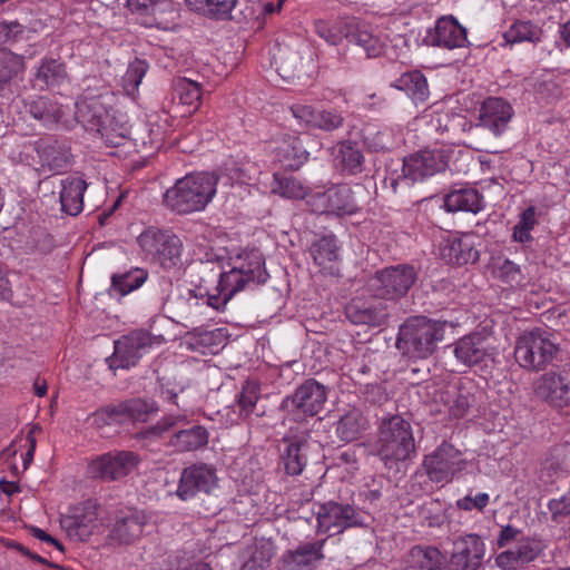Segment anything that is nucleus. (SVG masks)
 <instances>
[{
    "instance_id": "4be33fe9",
    "label": "nucleus",
    "mask_w": 570,
    "mask_h": 570,
    "mask_svg": "<svg viewBox=\"0 0 570 570\" xmlns=\"http://www.w3.org/2000/svg\"><path fill=\"white\" fill-rule=\"evenodd\" d=\"M429 38L431 45L446 49L462 48L468 42L465 28L453 17L440 18Z\"/></svg>"
},
{
    "instance_id": "7c9ffc66",
    "label": "nucleus",
    "mask_w": 570,
    "mask_h": 570,
    "mask_svg": "<svg viewBox=\"0 0 570 570\" xmlns=\"http://www.w3.org/2000/svg\"><path fill=\"white\" fill-rule=\"evenodd\" d=\"M202 98V87L197 81L188 78H176L173 81V102L177 107H186V110H180L181 116L190 114L199 108Z\"/></svg>"
},
{
    "instance_id": "6ab92c4d",
    "label": "nucleus",
    "mask_w": 570,
    "mask_h": 570,
    "mask_svg": "<svg viewBox=\"0 0 570 570\" xmlns=\"http://www.w3.org/2000/svg\"><path fill=\"white\" fill-rule=\"evenodd\" d=\"M61 527L68 537L77 541H86L98 528V507L94 501H87L72 515L61 519Z\"/></svg>"
},
{
    "instance_id": "09e8293b",
    "label": "nucleus",
    "mask_w": 570,
    "mask_h": 570,
    "mask_svg": "<svg viewBox=\"0 0 570 570\" xmlns=\"http://www.w3.org/2000/svg\"><path fill=\"white\" fill-rule=\"evenodd\" d=\"M66 78L62 63L55 59L43 60L36 73V81L46 87L59 86Z\"/></svg>"
},
{
    "instance_id": "ddd939ff",
    "label": "nucleus",
    "mask_w": 570,
    "mask_h": 570,
    "mask_svg": "<svg viewBox=\"0 0 570 570\" xmlns=\"http://www.w3.org/2000/svg\"><path fill=\"white\" fill-rule=\"evenodd\" d=\"M537 399L556 407L570 405V372L550 371L533 382Z\"/></svg>"
},
{
    "instance_id": "338daca9",
    "label": "nucleus",
    "mask_w": 570,
    "mask_h": 570,
    "mask_svg": "<svg viewBox=\"0 0 570 570\" xmlns=\"http://www.w3.org/2000/svg\"><path fill=\"white\" fill-rule=\"evenodd\" d=\"M521 531L517 528L511 525L503 527L497 540L499 548L508 547L512 541L517 542V540H519L518 537Z\"/></svg>"
},
{
    "instance_id": "680f3d73",
    "label": "nucleus",
    "mask_w": 570,
    "mask_h": 570,
    "mask_svg": "<svg viewBox=\"0 0 570 570\" xmlns=\"http://www.w3.org/2000/svg\"><path fill=\"white\" fill-rule=\"evenodd\" d=\"M488 493H478L474 498L465 495L456 501V507L464 511H471L473 509L482 511L489 503Z\"/></svg>"
},
{
    "instance_id": "e2e57ef3",
    "label": "nucleus",
    "mask_w": 570,
    "mask_h": 570,
    "mask_svg": "<svg viewBox=\"0 0 570 570\" xmlns=\"http://www.w3.org/2000/svg\"><path fill=\"white\" fill-rule=\"evenodd\" d=\"M185 421V416H165L160 419L155 425L149 429V433L155 436H161L170 430L179 428L180 423Z\"/></svg>"
},
{
    "instance_id": "c9c22d12",
    "label": "nucleus",
    "mask_w": 570,
    "mask_h": 570,
    "mask_svg": "<svg viewBox=\"0 0 570 570\" xmlns=\"http://www.w3.org/2000/svg\"><path fill=\"white\" fill-rule=\"evenodd\" d=\"M309 252L316 265L323 271L334 274L333 264L338 259V246L334 235H325L315 240Z\"/></svg>"
},
{
    "instance_id": "6e6552de",
    "label": "nucleus",
    "mask_w": 570,
    "mask_h": 570,
    "mask_svg": "<svg viewBox=\"0 0 570 570\" xmlns=\"http://www.w3.org/2000/svg\"><path fill=\"white\" fill-rule=\"evenodd\" d=\"M416 281L413 266L397 265L377 271L367 282L370 292L377 298L396 301L403 297Z\"/></svg>"
},
{
    "instance_id": "412c9836",
    "label": "nucleus",
    "mask_w": 570,
    "mask_h": 570,
    "mask_svg": "<svg viewBox=\"0 0 570 570\" xmlns=\"http://www.w3.org/2000/svg\"><path fill=\"white\" fill-rule=\"evenodd\" d=\"M513 115V109L502 98L487 99L480 109V125L494 135L502 134Z\"/></svg>"
},
{
    "instance_id": "c756f323",
    "label": "nucleus",
    "mask_w": 570,
    "mask_h": 570,
    "mask_svg": "<svg viewBox=\"0 0 570 570\" xmlns=\"http://www.w3.org/2000/svg\"><path fill=\"white\" fill-rule=\"evenodd\" d=\"M144 524L142 514L135 510H128L116 519L109 539L118 543H131L140 537Z\"/></svg>"
},
{
    "instance_id": "9b49d317",
    "label": "nucleus",
    "mask_w": 570,
    "mask_h": 570,
    "mask_svg": "<svg viewBox=\"0 0 570 570\" xmlns=\"http://www.w3.org/2000/svg\"><path fill=\"white\" fill-rule=\"evenodd\" d=\"M316 520L317 531L330 535L342 533L347 528L364 525L361 513L354 507L334 501L320 504Z\"/></svg>"
},
{
    "instance_id": "4468645a",
    "label": "nucleus",
    "mask_w": 570,
    "mask_h": 570,
    "mask_svg": "<svg viewBox=\"0 0 570 570\" xmlns=\"http://www.w3.org/2000/svg\"><path fill=\"white\" fill-rule=\"evenodd\" d=\"M217 481L214 468L195 464L183 470L176 493L181 500H188L198 492L210 493L217 487Z\"/></svg>"
},
{
    "instance_id": "49530a36",
    "label": "nucleus",
    "mask_w": 570,
    "mask_h": 570,
    "mask_svg": "<svg viewBox=\"0 0 570 570\" xmlns=\"http://www.w3.org/2000/svg\"><path fill=\"white\" fill-rule=\"evenodd\" d=\"M139 462V455L131 451H119L109 455V479L116 480L130 474Z\"/></svg>"
},
{
    "instance_id": "dca6fc26",
    "label": "nucleus",
    "mask_w": 570,
    "mask_h": 570,
    "mask_svg": "<svg viewBox=\"0 0 570 570\" xmlns=\"http://www.w3.org/2000/svg\"><path fill=\"white\" fill-rule=\"evenodd\" d=\"M149 338L141 332H131L114 343V354L109 357V368H129L137 364Z\"/></svg>"
},
{
    "instance_id": "b1692460",
    "label": "nucleus",
    "mask_w": 570,
    "mask_h": 570,
    "mask_svg": "<svg viewBox=\"0 0 570 570\" xmlns=\"http://www.w3.org/2000/svg\"><path fill=\"white\" fill-rule=\"evenodd\" d=\"M570 473V444H559L550 450L541 462L539 479L546 484H552L558 479Z\"/></svg>"
},
{
    "instance_id": "6e6d98bb",
    "label": "nucleus",
    "mask_w": 570,
    "mask_h": 570,
    "mask_svg": "<svg viewBox=\"0 0 570 570\" xmlns=\"http://www.w3.org/2000/svg\"><path fill=\"white\" fill-rule=\"evenodd\" d=\"M21 69V57L7 49H0V86L8 82Z\"/></svg>"
},
{
    "instance_id": "2eb2a0df",
    "label": "nucleus",
    "mask_w": 570,
    "mask_h": 570,
    "mask_svg": "<svg viewBox=\"0 0 570 570\" xmlns=\"http://www.w3.org/2000/svg\"><path fill=\"white\" fill-rule=\"evenodd\" d=\"M485 553L484 542L474 533L459 537L450 560L452 570H476Z\"/></svg>"
},
{
    "instance_id": "f704fd0d",
    "label": "nucleus",
    "mask_w": 570,
    "mask_h": 570,
    "mask_svg": "<svg viewBox=\"0 0 570 570\" xmlns=\"http://www.w3.org/2000/svg\"><path fill=\"white\" fill-rule=\"evenodd\" d=\"M368 422L357 409H351L343 414L336 423V434L345 442H352L362 436L367 430Z\"/></svg>"
},
{
    "instance_id": "a18cd8bd",
    "label": "nucleus",
    "mask_w": 570,
    "mask_h": 570,
    "mask_svg": "<svg viewBox=\"0 0 570 570\" xmlns=\"http://www.w3.org/2000/svg\"><path fill=\"white\" fill-rule=\"evenodd\" d=\"M335 160L341 165L343 170L350 174H356L362 170L364 156L356 144L343 141L337 145Z\"/></svg>"
},
{
    "instance_id": "37998d69",
    "label": "nucleus",
    "mask_w": 570,
    "mask_h": 570,
    "mask_svg": "<svg viewBox=\"0 0 570 570\" xmlns=\"http://www.w3.org/2000/svg\"><path fill=\"white\" fill-rule=\"evenodd\" d=\"M30 114L35 119L42 122L43 126L52 128L65 115L62 106L40 97L30 105Z\"/></svg>"
},
{
    "instance_id": "864d4df0",
    "label": "nucleus",
    "mask_w": 570,
    "mask_h": 570,
    "mask_svg": "<svg viewBox=\"0 0 570 570\" xmlns=\"http://www.w3.org/2000/svg\"><path fill=\"white\" fill-rule=\"evenodd\" d=\"M352 38L357 46L364 49L368 58L377 57L383 51V42L381 39L365 28L357 27Z\"/></svg>"
},
{
    "instance_id": "5701e85b",
    "label": "nucleus",
    "mask_w": 570,
    "mask_h": 570,
    "mask_svg": "<svg viewBox=\"0 0 570 570\" xmlns=\"http://www.w3.org/2000/svg\"><path fill=\"white\" fill-rule=\"evenodd\" d=\"M346 316L354 324L382 326L387 322L389 312L382 302L354 299L346 307Z\"/></svg>"
},
{
    "instance_id": "8fccbe9b",
    "label": "nucleus",
    "mask_w": 570,
    "mask_h": 570,
    "mask_svg": "<svg viewBox=\"0 0 570 570\" xmlns=\"http://www.w3.org/2000/svg\"><path fill=\"white\" fill-rule=\"evenodd\" d=\"M273 558V549L269 543H261L246 550V559L242 570H264Z\"/></svg>"
},
{
    "instance_id": "f03ea898",
    "label": "nucleus",
    "mask_w": 570,
    "mask_h": 570,
    "mask_svg": "<svg viewBox=\"0 0 570 570\" xmlns=\"http://www.w3.org/2000/svg\"><path fill=\"white\" fill-rule=\"evenodd\" d=\"M247 283L249 281L246 276L234 266L230 271L219 274L215 293H208L206 299L190 294L188 298L180 301L177 315L181 322L194 325L202 321V316L207 307H213L217 311L224 308L232 297L242 291Z\"/></svg>"
},
{
    "instance_id": "0e129e2a",
    "label": "nucleus",
    "mask_w": 570,
    "mask_h": 570,
    "mask_svg": "<svg viewBox=\"0 0 570 570\" xmlns=\"http://www.w3.org/2000/svg\"><path fill=\"white\" fill-rule=\"evenodd\" d=\"M153 0H117V4L126 7L131 13L149 16Z\"/></svg>"
},
{
    "instance_id": "774afa93",
    "label": "nucleus",
    "mask_w": 570,
    "mask_h": 570,
    "mask_svg": "<svg viewBox=\"0 0 570 570\" xmlns=\"http://www.w3.org/2000/svg\"><path fill=\"white\" fill-rule=\"evenodd\" d=\"M175 11L173 0H153L149 16L155 19L161 18L165 13H173Z\"/></svg>"
},
{
    "instance_id": "bb28decb",
    "label": "nucleus",
    "mask_w": 570,
    "mask_h": 570,
    "mask_svg": "<svg viewBox=\"0 0 570 570\" xmlns=\"http://www.w3.org/2000/svg\"><path fill=\"white\" fill-rule=\"evenodd\" d=\"M453 353L456 360L466 366L476 365L490 355L488 341L480 333L461 337L454 343Z\"/></svg>"
},
{
    "instance_id": "7ed1b4c3",
    "label": "nucleus",
    "mask_w": 570,
    "mask_h": 570,
    "mask_svg": "<svg viewBox=\"0 0 570 570\" xmlns=\"http://www.w3.org/2000/svg\"><path fill=\"white\" fill-rule=\"evenodd\" d=\"M415 452V441L411 424L400 415L383 420L375 442V454L387 469L410 459Z\"/></svg>"
},
{
    "instance_id": "f3484780",
    "label": "nucleus",
    "mask_w": 570,
    "mask_h": 570,
    "mask_svg": "<svg viewBox=\"0 0 570 570\" xmlns=\"http://www.w3.org/2000/svg\"><path fill=\"white\" fill-rule=\"evenodd\" d=\"M291 111L301 124L312 129L330 132L341 128L344 124L342 114L335 109L295 104L291 107Z\"/></svg>"
},
{
    "instance_id": "393cba45",
    "label": "nucleus",
    "mask_w": 570,
    "mask_h": 570,
    "mask_svg": "<svg viewBox=\"0 0 570 570\" xmlns=\"http://www.w3.org/2000/svg\"><path fill=\"white\" fill-rule=\"evenodd\" d=\"M325 539L299 544L283 556V563L287 570H303L314 568L324 559L323 548Z\"/></svg>"
},
{
    "instance_id": "e433bc0d",
    "label": "nucleus",
    "mask_w": 570,
    "mask_h": 570,
    "mask_svg": "<svg viewBox=\"0 0 570 570\" xmlns=\"http://www.w3.org/2000/svg\"><path fill=\"white\" fill-rule=\"evenodd\" d=\"M392 86L399 90L405 91L415 104L425 102L430 95L428 80L423 73L417 70L403 73Z\"/></svg>"
},
{
    "instance_id": "20e7f679",
    "label": "nucleus",
    "mask_w": 570,
    "mask_h": 570,
    "mask_svg": "<svg viewBox=\"0 0 570 570\" xmlns=\"http://www.w3.org/2000/svg\"><path fill=\"white\" fill-rule=\"evenodd\" d=\"M560 353L553 335L541 328L521 333L514 344V360L527 372L538 373L551 365Z\"/></svg>"
},
{
    "instance_id": "a211bd4d",
    "label": "nucleus",
    "mask_w": 570,
    "mask_h": 570,
    "mask_svg": "<svg viewBox=\"0 0 570 570\" xmlns=\"http://www.w3.org/2000/svg\"><path fill=\"white\" fill-rule=\"evenodd\" d=\"M542 549L540 540L522 537L517 540L513 547L499 553L495 558V563L503 570H515L534 561L542 552Z\"/></svg>"
},
{
    "instance_id": "603ef678",
    "label": "nucleus",
    "mask_w": 570,
    "mask_h": 570,
    "mask_svg": "<svg viewBox=\"0 0 570 570\" xmlns=\"http://www.w3.org/2000/svg\"><path fill=\"white\" fill-rule=\"evenodd\" d=\"M147 70L148 65L145 60L135 59L129 63L126 73L121 78V85L127 96L135 95Z\"/></svg>"
},
{
    "instance_id": "58836bf2",
    "label": "nucleus",
    "mask_w": 570,
    "mask_h": 570,
    "mask_svg": "<svg viewBox=\"0 0 570 570\" xmlns=\"http://www.w3.org/2000/svg\"><path fill=\"white\" fill-rule=\"evenodd\" d=\"M148 279V272L140 267H132L124 273H115L111 276L110 289L119 298L140 288Z\"/></svg>"
},
{
    "instance_id": "4c0bfd02",
    "label": "nucleus",
    "mask_w": 570,
    "mask_h": 570,
    "mask_svg": "<svg viewBox=\"0 0 570 570\" xmlns=\"http://www.w3.org/2000/svg\"><path fill=\"white\" fill-rule=\"evenodd\" d=\"M307 441L293 439L288 441L285 451L282 454L284 470L288 475H299L307 463Z\"/></svg>"
},
{
    "instance_id": "0eeeda50",
    "label": "nucleus",
    "mask_w": 570,
    "mask_h": 570,
    "mask_svg": "<svg viewBox=\"0 0 570 570\" xmlns=\"http://www.w3.org/2000/svg\"><path fill=\"white\" fill-rule=\"evenodd\" d=\"M142 250L165 269L181 264L183 242L170 230L149 228L139 237Z\"/></svg>"
},
{
    "instance_id": "39448f33",
    "label": "nucleus",
    "mask_w": 570,
    "mask_h": 570,
    "mask_svg": "<svg viewBox=\"0 0 570 570\" xmlns=\"http://www.w3.org/2000/svg\"><path fill=\"white\" fill-rule=\"evenodd\" d=\"M444 324L424 316L409 318L399 330L396 345L411 357L426 358L444 338Z\"/></svg>"
},
{
    "instance_id": "aec40b11",
    "label": "nucleus",
    "mask_w": 570,
    "mask_h": 570,
    "mask_svg": "<svg viewBox=\"0 0 570 570\" xmlns=\"http://www.w3.org/2000/svg\"><path fill=\"white\" fill-rule=\"evenodd\" d=\"M440 255L446 263L458 266L475 263L479 259L474 238L470 234L444 239L440 245Z\"/></svg>"
},
{
    "instance_id": "423d86ee",
    "label": "nucleus",
    "mask_w": 570,
    "mask_h": 570,
    "mask_svg": "<svg viewBox=\"0 0 570 570\" xmlns=\"http://www.w3.org/2000/svg\"><path fill=\"white\" fill-rule=\"evenodd\" d=\"M449 158L443 149L421 150L404 158L402 174L390 176L386 180L394 193L409 188L415 181L443 171L448 167Z\"/></svg>"
},
{
    "instance_id": "473e14b6",
    "label": "nucleus",
    "mask_w": 570,
    "mask_h": 570,
    "mask_svg": "<svg viewBox=\"0 0 570 570\" xmlns=\"http://www.w3.org/2000/svg\"><path fill=\"white\" fill-rule=\"evenodd\" d=\"M444 208L452 213L470 212L476 214L483 208L482 196L473 188L455 189L445 195Z\"/></svg>"
},
{
    "instance_id": "13d9d810",
    "label": "nucleus",
    "mask_w": 570,
    "mask_h": 570,
    "mask_svg": "<svg viewBox=\"0 0 570 570\" xmlns=\"http://www.w3.org/2000/svg\"><path fill=\"white\" fill-rule=\"evenodd\" d=\"M495 274L498 278L511 287L521 286L524 281L520 266L509 259L498 266Z\"/></svg>"
},
{
    "instance_id": "1a4fd4ad",
    "label": "nucleus",
    "mask_w": 570,
    "mask_h": 570,
    "mask_svg": "<svg viewBox=\"0 0 570 570\" xmlns=\"http://www.w3.org/2000/svg\"><path fill=\"white\" fill-rule=\"evenodd\" d=\"M326 400V387L316 380L308 379L282 401L281 407L288 413L315 416L323 411Z\"/></svg>"
},
{
    "instance_id": "a878e982",
    "label": "nucleus",
    "mask_w": 570,
    "mask_h": 570,
    "mask_svg": "<svg viewBox=\"0 0 570 570\" xmlns=\"http://www.w3.org/2000/svg\"><path fill=\"white\" fill-rule=\"evenodd\" d=\"M130 138V126L125 112L115 111L109 119V156L127 157L135 148Z\"/></svg>"
},
{
    "instance_id": "2f4dec72",
    "label": "nucleus",
    "mask_w": 570,
    "mask_h": 570,
    "mask_svg": "<svg viewBox=\"0 0 570 570\" xmlns=\"http://www.w3.org/2000/svg\"><path fill=\"white\" fill-rule=\"evenodd\" d=\"M62 188L60 193L61 208L69 215H78L83 207V191L86 190V183L80 177H68L61 183Z\"/></svg>"
},
{
    "instance_id": "69168bd1",
    "label": "nucleus",
    "mask_w": 570,
    "mask_h": 570,
    "mask_svg": "<svg viewBox=\"0 0 570 570\" xmlns=\"http://www.w3.org/2000/svg\"><path fill=\"white\" fill-rule=\"evenodd\" d=\"M107 473L106 455L97 456L91 460L87 468V474L91 479H104Z\"/></svg>"
},
{
    "instance_id": "ea45409f",
    "label": "nucleus",
    "mask_w": 570,
    "mask_h": 570,
    "mask_svg": "<svg viewBox=\"0 0 570 570\" xmlns=\"http://www.w3.org/2000/svg\"><path fill=\"white\" fill-rule=\"evenodd\" d=\"M440 400L454 417H463L473 402L472 394L464 387L450 385L440 394Z\"/></svg>"
},
{
    "instance_id": "c03bdc74",
    "label": "nucleus",
    "mask_w": 570,
    "mask_h": 570,
    "mask_svg": "<svg viewBox=\"0 0 570 570\" xmlns=\"http://www.w3.org/2000/svg\"><path fill=\"white\" fill-rule=\"evenodd\" d=\"M272 191L289 199H302L307 195V187L292 175L275 173L271 185Z\"/></svg>"
},
{
    "instance_id": "a19ab883",
    "label": "nucleus",
    "mask_w": 570,
    "mask_h": 570,
    "mask_svg": "<svg viewBox=\"0 0 570 570\" xmlns=\"http://www.w3.org/2000/svg\"><path fill=\"white\" fill-rule=\"evenodd\" d=\"M542 36L543 30L540 26L524 20L515 21L503 33L505 42L512 45L525 41L535 45L541 41Z\"/></svg>"
},
{
    "instance_id": "79ce46f5",
    "label": "nucleus",
    "mask_w": 570,
    "mask_h": 570,
    "mask_svg": "<svg viewBox=\"0 0 570 570\" xmlns=\"http://www.w3.org/2000/svg\"><path fill=\"white\" fill-rule=\"evenodd\" d=\"M276 150L279 161L291 168H298L307 159V153L296 136L286 135Z\"/></svg>"
},
{
    "instance_id": "5fc2aeb1",
    "label": "nucleus",
    "mask_w": 570,
    "mask_h": 570,
    "mask_svg": "<svg viewBox=\"0 0 570 570\" xmlns=\"http://www.w3.org/2000/svg\"><path fill=\"white\" fill-rule=\"evenodd\" d=\"M314 30L328 45L337 46L344 38L343 23L340 21L316 20Z\"/></svg>"
},
{
    "instance_id": "cd10ccee",
    "label": "nucleus",
    "mask_w": 570,
    "mask_h": 570,
    "mask_svg": "<svg viewBox=\"0 0 570 570\" xmlns=\"http://www.w3.org/2000/svg\"><path fill=\"white\" fill-rule=\"evenodd\" d=\"M158 412V406L154 401L142 399H132L119 402L117 405L109 407V419L115 421H147L150 414Z\"/></svg>"
},
{
    "instance_id": "052dcab7",
    "label": "nucleus",
    "mask_w": 570,
    "mask_h": 570,
    "mask_svg": "<svg viewBox=\"0 0 570 570\" xmlns=\"http://www.w3.org/2000/svg\"><path fill=\"white\" fill-rule=\"evenodd\" d=\"M364 142L370 150L375 153L389 150L391 148L390 132L386 130L368 132L364 138Z\"/></svg>"
},
{
    "instance_id": "3c124183",
    "label": "nucleus",
    "mask_w": 570,
    "mask_h": 570,
    "mask_svg": "<svg viewBox=\"0 0 570 570\" xmlns=\"http://www.w3.org/2000/svg\"><path fill=\"white\" fill-rule=\"evenodd\" d=\"M243 275L253 283H264L267 278V273L264 267V261L261 254L252 253L243 258L238 265H235Z\"/></svg>"
},
{
    "instance_id": "de8ad7c7",
    "label": "nucleus",
    "mask_w": 570,
    "mask_h": 570,
    "mask_svg": "<svg viewBox=\"0 0 570 570\" xmlns=\"http://www.w3.org/2000/svg\"><path fill=\"white\" fill-rule=\"evenodd\" d=\"M195 11L217 19H226L235 8L237 0H186Z\"/></svg>"
},
{
    "instance_id": "f8f14e48",
    "label": "nucleus",
    "mask_w": 570,
    "mask_h": 570,
    "mask_svg": "<svg viewBox=\"0 0 570 570\" xmlns=\"http://www.w3.org/2000/svg\"><path fill=\"white\" fill-rule=\"evenodd\" d=\"M316 214L352 215L357 210L353 190L347 185H340L324 193L312 195L307 200Z\"/></svg>"
},
{
    "instance_id": "f257e3e1",
    "label": "nucleus",
    "mask_w": 570,
    "mask_h": 570,
    "mask_svg": "<svg viewBox=\"0 0 570 570\" xmlns=\"http://www.w3.org/2000/svg\"><path fill=\"white\" fill-rule=\"evenodd\" d=\"M218 177L214 174L198 173L186 175L176 180L163 197L164 205L179 215L200 212L216 194Z\"/></svg>"
},
{
    "instance_id": "c85d7f7f",
    "label": "nucleus",
    "mask_w": 570,
    "mask_h": 570,
    "mask_svg": "<svg viewBox=\"0 0 570 570\" xmlns=\"http://www.w3.org/2000/svg\"><path fill=\"white\" fill-rule=\"evenodd\" d=\"M209 440L208 431L202 425H191L187 429H178L168 440V446L176 452H191L203 449Z\"/></svg>"
},
{
    "instance_id": "bf43d9fd",
    "label": "nucleus",
    "mask_w": 570,
    "mask_h": 570,
    "mask_svg": "<svg viewBox=\"0 0 570 570\" xmlns=\"http://www.w3.org/2000/svg\"><path fill=\"white\" fill-rule=\"evenodd\" d=\"M259 399V386L254 382H246L238 396L240 415L248 416Z\"/></svg>"
},
{
    "instance_id": "4d7b16f0",
    "label": "nucleus",
    "mask_w": 570,
    "mask_h": 570,
    "mask_svg": "<svg viewBox=\"0 0 570 570\" xmlns=\"http://www.w3.org/2000/svg\"><path fill=\"white\" fill-rule=\"evenodd\" d=\"M537 224L535 208L528 207L520 216L519 223L513 228V239L519 243L531 240V230Z\"/></svg>"
},
{
    "instance_id": "72a5a7b5",
    "label": "nucleus",
    "mask_w": 570,
    "mask_h": 570,
    "mask_svg": "<svg viewBox=\"0 0 570 570\" xmlns=\"http://www.w3.org/2000/svg\"><path fill=\"white\" fill-rule=\"evenodd\" d=\"M445 558L433 547H414L407 556L405 570H443Z\"/></svg>"
},
{
    "instance_id": "9d476101",
    "label": "nucleus",
    "mask_w": 570,
    "mask_h": 570,
    "mask_svg": "<svg viewBox=\"0 0 570 570\" xmlns=\"http://www.w3.org/2000/svg\"><path fill=\"white\" fill-rule=\"evenodd\" d=\"M465 460L461 451L452 444L443 442L431 454L425 455L423 468L433 482L448 483L464 469Z\"/></svg>"
}]
</instances>
